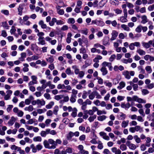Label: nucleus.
Wrapping results in <instances>:
<instances>
[{"label": "nucleus", "mask_w": 154, "mask_h": 154, "mask_svg": "<svg viewBox=\"0 0 154 154\" xmlns=\"http://www.w3.org/2000/svg\"><path fill=\"white\" fill-rule=\"evenodd\" d=\"M73 136V133L72 132H70L67 136V138L68 140H70L71 139L72 137Z\"/></svg>", "instance_id": "nucleus-56"}, {"label": "nucleus", "mask_w": 154, "mask_h": 154, "mask_svg": "<svg viewBox=\"0 0 154 154\" xmlns=\"http://www.w3.org/2000/svg\"><path fill=\"white\" fill-rule=\"evenodd\" d=\"M142 26L139 25L135 29V31L137 32H140L142 31Z\"/></svg>", "instance_id": "nucleus-42"}, {"label": "nucleus", "mask_w": 154, "mask_h": 154, "mask_svg": "<svg viewBox=\"0 0 154 154\" xmlns=\"http://www.w3.org/2000/svg\"><path fill=\"white\" fill-rule=\"evenodd\" d=\"M140 150L142 151H144L146 149V147L145 144H142L140 146Z\"/></svg>", "instance_id": "nucleus-54"}, {"label": "nucleus", "mask_w": 154, "mask_h": 154, "mask_svg": "<svg viewBox=\"0 0 154 154\" xmlns=\"http://www.w3.org/2000/svg\"><path fill=\"white\" fill-rule=\"evenodd\" d=\"M95 91H93L89 95V98L90 100H93L95 98Z\"/></svg>", "instance_id": "nucleus-29"}, {"label": "nucleus", "mask_w": 154, "mask_h": 154, "mask_svg": "<svg viewBox=\"0 0 154 154\" xmlns=\"http://www.w3.org/2000/svg\"><path fill=\"white\" fill-rule=\"evenodd\" d=\"M123 75L124 76L125 78L128 79H130L131 77L129 75V71L127 70H125L123 72Z\"/></svg>", "instance_id": "nucleus-11"}, {"label": "nucleus", "mask_w": 154, "mask_h": 154, "mask_svg": "<svg viewBox=\"0 0 154 154\" xmlns=\"http://www.w3.org/2000/svg\"><path fill=\"white\" fill-rule=\"evenodd\" d=\"M63 97V95L60 94L55 96H54V98L56 100H59L62 99Z\"/></svg>", "instance_id": "nucleus-40"}, {"label": "nucleus", "mask_w": 154, "mask_h": 154, "mask_svg": "<svg viewBox=\"0 0 154 154\" xmlns=\"http://www.w3.org/2000/svg\"><path fill=\"white\" fill-rule=\"evenodd\" d=\"M145 69L148 73H150L152 71V69L151 66H147L145 67Z\"/></svg>", "instance_id": "nucleus-53"}, {"label": "nucleus", "mask_w": 154, "mask_h": 154, "mask_svg": "<svg viewBox=\"0 0 154 154\" xmlns=\"http://www.w3.org/2000/svg\"><path fill=\"white\" fill-rule=\"evenodd\" d=\"M44 96L47 100H50L51 98L50 94L48 93H45Z\"/></svg>", "instance_id": "nucleus-62"}, {"label": "nucleus", "mask_w": 154, "mask_h": 154, "mask_svg": "<svg viewBox=\"0 0 154 154\" xmlns=\"http://www.w3.org/2000/svg\"><path fill=\"white\" fill-rule=\"evenodd\" d=\"M16 121V119L14 116L11 117V119H10L8 123V125L9 126H12Z\"/></svg>", "instance_id": "nucleus-10"}, {"label": "nucleus", "mask_w": 154, "mask_h": 154, "mask_svg": "<svg viewBox=\"0 0 154 154\" xmlns=\"http://www.w3.org/2000/svg\"><path fill=\"white\" fill-rule=\"evenodd\" d=\"M154 9V4L149 5L148 8V10L149 11H153Z\"/></svg>", "instance_id": "nucleus-64"}, {"label": "nucleus", "mask_w": 154, "mask_h": 154, "mask_svg": "<svg viewBox=\"0 0 154 154\" xmlns=\"http://www.w3.org/2000/svg\"><path fill=\"white\" fill-rule=\"evenodd\" d=\"M106 118V116L105 115H103L97 117V119L99 121H102L105 120Z\"/></svg>", "instance_id": "nucleus-35"}, {"label": "nucleus", "mask_w": 154, "mask_h": 154, "mask_svg": "<svg viewBox=\"0 0 154 154\" xmlns=\"http://www.w3.org/2000/svg\"><path fill=\"white\" fill-rule=\"evenodd\" d=\"M132 87L133 88V90L134 91H137L138 90V86L137 84H133L132 85Z\"/></svg>", "instance_id": "nucleus-61"}, {"label": "nucleus", "mask_w": 154, "mask_h": 154, "mask_svg": "<svg viewBox=\"0 0 154 154\" xmlns=\"http://www.w3.org/2000/svg\"><path fill=\"white\" fill-rule=\"evenodd\" d=\"M105 25L104 22L102 21L98 20L97 23V25L99 26H103Z\"/></svg>", "instance_id": "nucleus-49"}, {"label": "nucleus", "mask_w": 154, "mask_h": 154, "mask_svg": "<svg viewBox=\"0 0 154 154\" xmlns=\"http://www.w3.org/2000/svg\"><path fill=\"white\" fill-rule=\"evenodd\" d=\"M101 71L102 72V75H105L108 73V71L106 67H102L100 69Z\"/></svg>", "instance_id": "nucleus-17"}, {"label": "nucleus", "mask_w": 154, "mask_h": 154, "mask_svg": "<svg viewBox=\"0 0 154 154\" xmlns=\"http://www.w3.org/2000/svg\"><path fill=\"white\" fill-rule=\"evenodd\" d=\"M23 66L24 67L23 68V70L24 72H27L28 71L29 69L28 67L29 66V65L27 63H24Z\"/></svg>", "instance_id": "nucleus-25"}, {"label": "nucleus", "mask_w": 154, "mask_h": 154, "mask_svg": "<svg viewBox=\"0 0 154 154\" xmlns=\"http://www.w3.org/2000/svg\"><path fill=\"white\" fill-rule=\"evenodd\" d=\"M119 119L120 120H124L126 117V115L122 112H121L119 114Z\"/></svg>", "instance_id": "nucleus-19"}, {"label": "nucleus", "mask_w": 154, "mask_h": 154, "mask_svg": "<svg viewBox=\"0 0 154 154\" xmlns=\"http://www.w3.org/2000/svg\"><path fill=\"white\" fill-rule=\"evenodd\" d=\"M111 35L112 37L110 39V40L112 41L116 39L118 35V32L116 30H113L112 31Z\"/></svg>", "instance_id": "nucleus-5"}, {"label": "nucleus", "mask_w": 154, "mask_h": 154, "mask_svg": "<svg viewBox=\"0 0 154 154\" xmlns=\"http://www.w3.org/2000/svg\"><path fill=\"white\" fill-rule=\"evenodd\" d=\"M153 42L152 40L149 41L148 42H143L142 43L143 46L146 48H149L150 45L152 44Z\"/></svg>", "instance_id": "nucleus-8"}, {"label": "nucleus", "mask_w": 154, "mask_h": 154, "mask_svg": "<svg viewBox=\"0 0 154 154\" xmlns=\"http://www.w3.org/2000/svg\"><path fill=\"white\" fill-rule=\"evenodd\" d=\"M68 23L70 24H74L75 21L73 18H69L68 20Z\"/></svg>", "instance_id": "nucleus-52"}, {"label": "nucleus", "mask_w": 154, "mask_h": 154, "mask_svg": "<svg viewBox=\"0 0 154 154\" xmlns=\"http://www.w3.org/2000/svg\"><path fill=\"white\" fill-rule=\"evenodd\" d=\"M125 86V82L122 81L119 83V85L118 86L117 88L119 90H121L124 88Z\"/></svg>", "instance_id": "nucleus-15"}, {"label": "nucleus", "mask_w": 154, "mask_h": 154, "mask_svg": "<svg viewBox=\"0 0 154 154\" xmlns=\"http://www.w3.org/2000/svg\"><path fill=\"white\" fill-rule=\"evenodd\" d=\"M37 105H38L39 107L45 105V101L43 100L37 99Z\"/></svg>", "instance_id": "nucleus-9"}, {"label": "nucleus", "mask_w": 154, "mask_h": 154, "mask_svg": "<svg viewBox=\"0 0 154 154\" xmlns=\"http://www.w3.org/2000/svg\"><path fill=\"white\" fill-rule=\"evenodd\" d=\"M136 52L140 55H144L146 54V52L140 48H138Z\"/></svg>", "instance_id": "nucleus-16"}, {"label": "nucleus", "mask_w": 154, "mask_h": 154, "mask_svg": "<svg viewBox=\"0 0 154 154\" xmlns=\"http://www.w3.org/2000/svg\"><path fill=\"white\" fill-rule=\"evenodd\" d=\"M78 91L77 90H76L75 89H72V94L71 95H72L73 96H74L76 97V95L78 93Z\"/></svg>", "instance_id": "nucleus-50"}, {"label": "nucleus", "mask_w": 154, "mask_h": 154, "mask_svg": "<svg viewBox=\"0 0 154 154\" xmlns=\"http://www.w3.org/2000/svg\"><path fill=\"white\" fill-rule=\"evenodd\" d=\"M94 47H95L96 48H97L100 47L103 50H104L105 49V47L104 46L101 45L98 43L95 44L94 45Z\"/></svg>", "instance_id": "nucleus-23"}, {"label": "nucleus", "mask_w": 154, "mask_h": 154, "mask_svg": "<svg viewBox=\"0 0 154 154\" xmlns=\"http://www.w3.org/2000/svg\"><path fill=\"white\" fill-rule=\"evenodd\" d=\"M6 94L4 95V99L5 100H8L10 99L12 93V91L11 90H9L6 91Z\"/></svg>", "instance_id": "nucleus-7"}, {"label": "nucleus", "mask_w": 154, "mask_h": 154, "mask_svg": "<svg viewBox=\"0 0 154 154\" xmlns=\"http://www.w3.org/2000/svg\"><path fill=\"white\" fill-rule=\"evenodd\" d=\"M77 109L75 107L73 108V111L71 114V116L73 117H75L77 115Z\"/></svg>", "instance_id": "nucleus-22"}, {"label": "nucleus", "mask_w": 154, "mask_h": 154, "mask_svg": "<svg viewBox=\"0 0 154 154\" xmlns=\"http://www.w3.org/2000/svg\"><path fill=\"white\" fill-rule=\"evenodd\" d=\"M2 26L4 28H5L7 29H8L9 26L7 23V22H2Z\"/></svg>", "instance_id": "nucleus-46"}, {"label": "nucleus", "mask_w": 154, "mask_h": 154, "mask_svg": "<svg viewBox=\"0 0 154 154\" xmlns=\"http://www.w3.org/2000/svg\"><path fill=\"white\" fill-rule=\"evenodd\" d=\"M33 109V106L30 105L28 107H26L24 108V110L25 111H32Z\"/></svg>", "instance_id": "nucleus-31"}, {"label": "nucleus", "mask_w": 154, "mask_h": 154, "mask_svg": "<svg viewBox=\"0 0 154 154\" xmlns=\"http://www.w3.org/2000/svg\"><path fill=\"white\" fill-rule=\"evenodd\" d=\"M93 134L94 135V138L91 140L90 142L92 144H96L98 143L97 141H96V140L97 139V137L96 135L95 134L94 132H93Z\"/></svg>", "instance_id": "nucleus-18"}, {"label": "nucleus", "mask_w": 154, "mask_h": 154, "mask_svg": "<svg viewBox=\"0 0 154 154\" xmlns=\"http://www.w3.org/2000/svg\"><path fill=\"white\" fill-rule=\"evenodd\" d=\"M16 29L15 28L14 26H12L11 27V29L10 30V32L11 34H14V33L16 31Z\"/></svg>", "instance_id": "nucleus-60"}, {"label": "nucleus", "mask_w": 154, "mask_h": 154, "mask_svg": "<svg viewBox=\"0 0 154 154\" xmlns=\"http://www.w3.org/2000/svg\"><path fill=\"white\" fill-rule=\"evenodd\" d=\"M45 34L44 32H40L37 34V36L38 37V45H44L46 44V42L44 39V37L42 36H43Z\"/></svg>", "instance_id": "nucleus-3"}, {"label": "nucleus", "mask_w": 154, "mask_h": 154, "mask_svg": "<svg viewBox=\"0 0 154 154\" xmlns=\"http://www.w3.org/2000/svg\"><path fill=\"white\" fill-rule=\"evenodd\" d=\"M24 113L22 110H19L17 113V116L19 117H22Z\"/></svg>", "instance_id": "nucleus-57"}, {"label": "nucleus", "mask_w": 154, "mask_h": 154, "mask_svg": "<svg viewBox=\"0 0 154 154\" xmlns=\"http://www.w3.org/2000/svg\"><path fill=\"white\" fill-rule=\"evenodd\" d=\"M154 87V83H152L149 84L147 85L146 88L149 89H151Z\"/></svg>", "instance_id": "nucleus-59"}, {"label": "nucleus", "mask_w": 154, "mask_h": 154, "mask_svg": "<svg viewBox=\"0 0 154 154\" xmlns=\"http://www.w3.org/2000/svg\"><path fill=\"white\" fill-rule=\"evenodd\" d=\"M42 139L41 137L39 136H38L35 137H34L33 138V141L35 142H41L42 141Z\"/></svg>", "instance_id": "nucleus-45"}, {"label": "nucleus", "mask_w": 154, "mask_h": 154, "mask_svg": "<svg viewBox=\"0 0 154 154\" xmlns=\"http://www.w3.org/2000/svg\"><path fill=\"white\" fill-rule=\"evenodd\" d=\"M142 20L141 23L143 24H145L148 21V19L146 16L145 15L142 16L141 17Z\"/></svg>", "instance_id": "nucleus-13"}, {"label": "nucleus", "mask_w": 154, "mask_h": 154, "mask_svg": "<svg viewBox=\"0 0 154 154\" xmlns=\"http://www.w3.org/2000/svg\"><path fill=\"white\" fill-rule=\"evenodd\" d=\"M127 99L128 101H134L137 102L139 103H146V100L140 98L137 96H134L132 97H127Z\"/></svg>", "instance_id": "nucleus-2"}, {"label": "nucleus", "mask_w": 154, "mask_h": 154, "mask_svg": "<svg viewBox=\"0 0 154 154\" xmlns=\"http://www.w3.org/2000/svg\"><path fill=\"white\" fill-rule=\"evenodd\" d=\"M65 72L68 75H70L72 73L70 67H68L66 69Z\"/></svg>", "instance_id": "nucleus-41"}, {"label": "nucleus", "mask_w": 154, "mask_h": 154, "mask_svg": "<svg viewBox=\"0 0 154 154\" xmlns=\"http://www.w3.org/2000/svg\"><path fill=\"white\" fill-rule=\"evenodd\" d=\"M76 97L73 96L72 95H71V97L70 98V101L72 103H74L75 102L76 100Z\"/></svg>", "instance_id": "nucleus-36"}, {"label": "nucleus", "mask_w": 154, "mask_h": 154, "mask_svg": "<svg viewBox=\"0 0 154 154\" xmlns=\"http://www.w3.org/2000/svg\"><path fill=\"white\" fill-rule=\"evenodd\" d=\"M128 47L131 50H133L135 49V47L133 43H130Z\"/></svg>", "instance_id": "nucleus-58"}, {"label": "nucleus", "mask_w": 154, "mask_h": 154, "mask_svg": "<svg viewBox=\"0 0 154 154\" xmlns=\"http://www.w3.org/2000/svg\"><path fill=\"white\" fill-rule=\"evenodd\" d=\"M30 147L32 149V152H33L35 153L37 152V149L35 146L34 144H32L30 145Z\"/></svg>", "instance_id": "nucleus-38"}, {"label": "nucleus", "mask_w": 154, "mask_h": 154, "mask_svg": "<svg viewBox=\"0 0 154 154\" xmlns=\"http://www.w3.org/2000/svg\"><path fill=\"white\" fill-rule=\"evenodd\" d=\"M129 123V121H123L122 123L121 126L122 127L125 128L128 126Z\"/></svg>", "instance_id": "nucleus-24"}, {"label": "nucleus", "mask_w": 154, "mask_h": 154, "mask_svg": "<svg viewBox=\"0 0 154 154\" xmlns=\"http://www.w3.org/2000/svg\"><path fill=\"white\" fill-rule=\"evenodd\" d=\"M57 88L58 89H63L65 88V85L63 84H60L57 85Z\"/></svg>", "instance_id": "nucleus-39"}, {"label": "nucleus", "mask_w": 154, "mask_h": 154, "mask_svg": "<svg viewBox=\"0 0 154 154\" xmlns=\"http://www.w3.org/2000/svg\"><path fill=\"white\" fill-rule=\"evenodd\" d=\"M91 91V90H89L88 92L85 91H84L82 96V98L83 99H85L87 97L88 94L90 93Z\"/></svg>", "instance_id": "nucleus-14"}, {"label": "nucleus", "mask_w": 154, "mask_h": 154, "mask_svg": "<svg viewBox=\"0 0 154 154\" xmlns=\"http://www.w3.org/2000/svg\"><path fill=\"white\" fill-rule=\"evenodd\" d=\"M79 31L85 35H87L88 33V29L87 28H84L82 30Z\"/></svg>", "instance_id": "nucleus-32"}, {"label": "nucleus", "mask_w": 154, "mask_h": 154, "mask_svg": "<svg viewBox=\"0 0 154 154\" xmlns=\"http://www.w3.org/2000/svg\"><path fill=\"white\" fill-rule=\"evenodd\" d=\"M138 69L140 71V73L141 74H144L145 73V72L142 67L141 66H139L137 67Z\"/></svg>", "instance_id": "nucleus-33"}, {"label": "nucleus", "mask_w": 154, "mask_h": 154, "mask_svg": "<svg viewBox=\"0 0 154 154\" xmlns=\"http://www.w3.org/2000/svg\"><path fill=\"white\" fill-rule=\"evenodd\" d=\"M127 17H125V16H122L120 17L119 20L122 23H125L128 21L127 19Z\"/></svg>", "instance_id": "nucleus-20"}, {"label": "nucleus", "mask_w": 154, "mask_h": 154, "mask_svg": "<svg viewBox=\"0 0 154 154\" xmlns=\"http://www.w3.org/2000/svg\"><path fill=\"white\" fill-rule=\"evenodd\" d=\"M119 80L117 78H115L113 79L112 83L113 85H115L119 83Z\"/></svg>", "instance_id": "nucleus-55"}, {"label": "nucleus", "mask_w": 154, "mask_h": 154, "mask_svg": "<svg viewBox=\"0 0 154 154\" xmlns=\"http://www.w3.org/2000/svg\"><path fill=\"white\" fill-rule=\"evenodd\" d=\"M46 59L47 62L51 63L53 62L54 60L53 57L52 56H50V57L46 58Z\"/></svg>", "instance_id": "nucleus-27"}, {"label": "nucleus", "mask_w": 154, "mask_h": 154, "mask_svg": "<svg viewBox=\"0 0 154 154\" xmlns=\"http://www.w3.org/2000/svg\"><path fill=\"white\" fill-rule=\"evenodd\" d=\"M97 143L98 144L97 148L99 149H102L103 148V146L101 141H98Z\"/></svg>", "instance_id": "nucleus-34"}, {"label": "nucleus", "mask_w": 154, "mask_h": 154, "mask_svg": "<svg viewBox=\"0 0 154 154\" xmlns=\"http://www.w3.org/2000/svg\"><path fill=\"white\" fill-rule=\"evenodd\" d=\"M23 9V8L20 7L19 5V7L18 9V11L19 12L18 14L20 16L22 14V11Z\"/></svg>", "instance_id": "nucleus-51"}, {"label": "nucleus", "mask_w": 154, "mask_h": 154, "mask_svg": "<svg viewBox=\"0 0 154 154\" xmlns=\"http://www.w3.org/2000/svg\"><path fill=\"white\" fill-rule=\"evenodd\" d=\"M55 141L52 139H49L48 141L45 140L43 142V144L45 147L49 149H55L56 148L55 146Z\"/></svg>", "instance_id": "nucleus-1"}, {"label": "nucleus", "mask_w": 154, "mask_h": 154, "mask_svg": "<svg viewBox=\"0 0 154 154\" xmlns=\"http://www.w3.org/2000/svg\"><path fill=\"white\" fill-rule=\"evenodd\" d=\"M120 148L122 151H124L127 149V147L125 144H123L120 146Z\"/></svg>", "instance_id": "nucleus-47"}, {"label": "nucleus", "mask_w": 154, "mask_h": 154, "mask_svg": "<svg viewBox=\"0 0 154 154\" xmlns=\"http://www.w3.org/2000/svg\"><path fill=\"white\" fill-rule=\"evenodd\" d=\"M141 92L142 94L143 95H145L149 93V91L147 89H142Z\"/></svg>", "instance_id": "nucleus-43"}, {"label": "nucleus", "mask_w": 154, "mask_h": 154, "mask_svg": "<svg viewBox=\"0 0 154 154\" xmlns=\"http://www.w3.org/2000/svg\"><path fill=\"white\" fill-rule=\"evenodd\" d=\"M102 58V57L100 55H97V56L94 59L93 61L94 62L99 63L98 60H101Z\"/></svg>", "instance_id": "nucleus-26"}, {"label": "nucleus", "mask_w": 154, "mask_h": 154, "mask_svg": "<svg viewBox=\"0 0 154 154\" xmlns=\"http://www.w3.org/2000/svg\"><path fill=\"white\" fill-rule=\"evenodd\" d=\"M82 38H80L78 39V42L79 45L82 47L83 42L86 44H88V42L87 38H85L84 36L82 35Z\"/></svg>", "instance_id": "nucleus-4"}, {"label": "nucleus", "mask_w": 154, "mask_h": 154, "mask_svg": "<svg viewBox=\"0 0 154 154\" xmlns=\"http://www.w3.org/2000/svg\"><path fill=\"white\" fill-rule=\"evenodd\" d=\"M116 55L115 54H112L111 55V57L109 59V60L110 61H112L116 58Z\"/></svg>", "instance_id": "nucleus-63"}, {"label": "nucleus", "mask_w": 154, "mask_h": 154, "mask_svg": "<svg viewBox=\"0 0 154 154\" xmlns=\"http://www.w3.org/2000/svg\"><path fill=\"white\" fill-rule=\"evenodd\" d=\"M121 27L125 31H129L130 30V29L129 27H128V26L125 24H122L121 25Z\"/></svg>", "instance_id": "nucleus-21"}, {"label": "nucleus", "mask_w": 154, "mask_h": 154, "mask_svg": "<svg viewBox=\"0 0 154 154\" xmlns=\"http://www.w3.org/2000/svg\"><path fill=\"white\" fill-rule=\"evenodd\" d=\"M126 144L129 149L132 150H134L137 148L135 144L131 143V142L129 141H127Z\"/></svg>", "instance_id": "nucleus-6"}, {"label": "nucleus", "mask_w": 154, "mask_h": 154, "mask_svg": "<svg viewBox=\"0 0 154 154\" xmlns=\"http://www.w3.org/2000/svg\"><path fill=\"white\" fill-rule=\"evenodd\" d=\"M38 24L41 26V28L43 29H46L47 27V25L45 23L43 20H40L38 22Z\"/></svg>", "instance_id": "nucleus-12"}, {"label": "nucleus", "mask_w": 154, "mask_h": 154, "mask_svg": "<svg viewBox=\"0 0 154 154\" xmlns=\"http://www.w3.org/2000/svg\"><path fill=\"white\" fill-rule=\"evenodd\" d=\"M96 115H94L92 116H90L88 119V120L90 122L93 121L96 118Z\"/></svg>", "instance_id": "nucleus-37"}, {"label": "nucleus", "mask_w": 154, "mask_h": 154, "mask_svg": "<svg viewBox=\"0 0 154 154\" xmlns=\"http://www.w3.org/2000/svg\"><path fill=\"white\" fill-rule=\"evenodd\" d=\"M46 109L44 108L43 109H38L37 111L38 113L39 114H41L46 111Z\"/></svg>", "instance_id": "nucleus-48"}, {"label": "nucleus", "mask_w": 154, "mask_h": 154, "mask_svg": "<svg viewBox=\"0 0 154 154\" xmlns=\"http://www.w3.org/2000/svg\"><path fill=\"white\" fill-rule=\"evenodd\" d=\"M134 138L136 143H139L141 142L140 138L137 135H135L134 136Z\"/></svg>", "instance_id": "nucleus-28"}, {"label": "nucleus", "mask_w": 154, "mask_h": 154, "mask_svg": "<svg viewBox=\"0 0 154 154\" xmlns=\"http://www.w3.org/2000/svg\"><path fill=\"white\" fill-rule=\"evenodd\" d=\"M54 103L53 101L50 102L46 106V108L47 109H50L54 105Z\"/></svg>", "instance_id": "nucleus-30"}, {"label": "nucleus", "mask_w": 154, "mask_h": 154, "mask_svg": "<svg viewBox=\"0 0 154 154\" xmlns=\"http://www.w3.org/2000/svg\"><path fill=\"white\" fill-rule=\"evenodd\" d=\"M59 110V107L57 106H55L53 110V113L55 115H57V112Z\"/></svg>", "instance_id": "nucleus-44"}]
</instances>
